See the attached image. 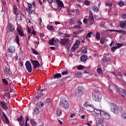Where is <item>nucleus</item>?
Returning a JSON list of instances; mask_svg holds the SVG:
<instances>
[{"label":"nucleus","mask_w":126,"mask_h":126,"mask_svg":"<svg viewBox=\"0 0 126 126\" xmlns=\"http://www.w3.org/2000/svg\"><path fill=\"white\" fill-rule=\"evenodd\" d=\"M54 78H60L62 77V74L61 73H57L54 75L53 76Z\"/></svg>","instance_id":"23"},{"label":"nucleus","mask_w":126,"mask_h":126,"mask_svg":"<svg viewBox=\"0 0 126 126\" xmlns=\"http://www.w3.org/2000/svg\"><path fill=\"white\" fill-rule=\"evenodd\" d=\"M2 115L6 121V124H7V125H8V124H9V120H8V118H7V116H6V115H5V113H4V112L2 113Z\"/></svg>","instance_id":"20"},{"label":"nucleus","mask_w":126,"mask_h":126,"mask_svg":"<svg viewBox=\"0 0 126 126\" xmlns=\"http://www.w3.org/2000/svg\"><path fill=\"white\" fill-rule=\"evenodd\" d=\"M93 98L96 102H100L102 99V96L100 94L96 93L94 94V93H93Z\"/></svg>","instance_id":"5"},{"label":"nucleus","mask_w":126,"mask_h":126,"mask_svg":"<svg viewBox=\"0 0 126 126\" xmlns=\"http://www.w3.org/2000/svg\"><path fill=\"white\" fill-rule=\"evenodd\" d=\"M61 102V105L64 108V109H68V108H69V103L65 98L62 99Z\"/></svg>","instance_id":"3"},{"label":"nucleus","mask_w":126,"mask_h":126,"mask_svg":"<svg viewBox=\"0 0 126 126\" xmlns=\"http://www.w3.org/2000/svg\"><path fill=\"white\" fill-rule=\"evenodd\" d=\"M117 49V46H113L112 47H111V52L112 53H115V52H116V50Z\"/></svg>","instance_id":"37"},{"label":"nucleus","mask_w":126,"mask_h":126,"mask_svg":"<svg viewBox=\"0 0 126 126\" xmlns=\"http://www.w3.org/2000/svg\"><path fill=\"white\" fill-rule=\"evenodd\" d=\"M3 70L6 75H8V74L9 75H10V69L8 68H3Z\"/></svg>","instance_id":"14"},{"label":"nucleus","mask_w":126,"mask_h":126,"mask_svg":"<svg viewBox=\"0 0 126 126\" xmlns=\"http://www.w3.org/2000/svg\"><path fill=\"white\" fill-rule=\"evenodd\" d=\"M117 74L119 76H123V74L120 72H118Z\"/></svg>","instance_id":"64"},{"label":"nucleus","mask_w":126,"mask_h":126,"mask_svg":"<svg viewBox=\"0 0 126 126\" xmlns=\"http://www.w3.org/2000/svg\"><path fill=\"white\" fill-rule=\"evenodd\" d=\"M74 23V19H70L69 20V24H70V25H73Z\"/></svg>","instance_id":"47"},{"label":"nucleus","mask_w":126,"mask_h":126,"mask_svg":"<svg viewBox=\"0 0 126 126\" xmlns=\"http://www.w3.org/2000/svg\"><path fill=\"white\" fill-rule=\"evenodd\" d=\"M89 20H90V24H93V23L94 22V17H89Z\"/></svg>","instance_id":"25"},{"label":"nucleus","mask_w":126,"mask_h":126,"mask_svg":"<svg viewBox=\"0 0 126 126\" xmlns=\"http://www.w3.org/2000/svg\"><path fill=\"white\" fill-rule=\"evenodd\" d=\"M17 12H18V8H17L16 5H14L13 6V13L15 15H17Z\"/></svg>","instance_id":"18"},{"label":"nucleus","mask_w":126,"mask_h":126,"mask_svg":"<svg viewBox=\"0 0 126 126\" xmlns=\"http://www.w3.org/2000/svg\"><path fill=\"white\" fill-rule=\"evenodd\" d=\"M103 123H104V120L102 119H99L98 120V123H96L97 126H103Z\"/></svg>","instance_id":"16"},{"label":"nucleus","mask_w":126,"mask_h":126,"mask_svg":"<svg viewBox=\"0 0 126 126\" xmlns=\"http://www.w3.org/2000/svg\"><path fill=\"white\" fill-rule=\"evenodd\" d=\"M114 45H115V41L112 40L111 43L110 44V47H113V46H114Z\"/></svg>","instance_id":"60"},{"label":"nucleus","mask_w":126,"mask_h":126,"mask_svg":"<svg viewBox=\"0 0 126 126\" xmlns=\"http://www.w3.org/2000/svg\"><path fill=\"white\" fill-rule=\"evenodd\" d=\"M64 37H65V38H66L67 37H70V34L68 33H65L64 34Z\"/></svg>","instance_id":"57"},{"label":"nucleus","mask_w":126,"mask_h":126,"mask_svg":"<svg viewBox=\"0 0 126 126\" xmlns=\"http://www.w3.org/2000/svg\"><path fill=\"white\" fill-rule=\"evenodd\" d=\"M111 111L114 113V114H117L119 113V110H118V107L116 104H112L111 106Z\"/></svg>","instance_id":"9"},{"label":"nucleus","mask_w":126,"mask_h":126,"mask_svg":"<svg viewBox=\"0 0 126 126\" xmlns=\"http://www.w3.org/2000/svg\"><path fill=\"white\" fill-rule=\"evenodd\" d=\"M95 39H97V40H100V39H101V36H100V33H99V32H96Z\"/></svg>","instance_id":"35"},{"label":"nucleus","mask_w":126,"mask_h":126,"mask_svg":"<svg viewBox=\"0 0 126 126\" xmlns=\"http://www.w3.org/2000/svg\"><path fill=\"white\" fill-rule=\"evenodd\" d=\"M31 51L32 52L33 54H34V55H39V53L36 50H35V49L32 48Z\"/></svg>","instance_id":"32"},{"label":"nucleus","mask_w":126,"mask_h":126,"mask_svg":"<svg viewBox=\"0 0 126 126\" xmlns=\"http://www.w3.org/2000/svg\"><path fill=\"white\" fill-rule=\"evenodd\" d=\"M15 41L17 43V44H19V36L17 35L15 38Z\"/></svg>","instance_id":"33"},{"label":"nucleus","mask_w":126,"mask_h":126,"mask_svg":"<svg viewBox=\"0 0 126 126\" xmlns=\"http://www.w3.org/2000/svg\"><path fill=\"white\" fill-rule=\"evenodd\" d=\"M45 103H46V104H50V103H51V99L50 98H47L45 100Z\"/></svg>","instance_id":"48"},{"label":"nucleus","mask_w":126,"mask_h":126,"mask_svg":"<svg viewBox=\"0 0 126 126\" xmlns=\"http://www.w3.org/2000/svg\"><path fill=\"white\" fill-rule=\"evenodd\" d=\"M27 31L28 32H32V29H30V28L27 27Z\"/></svg>","instance_id":"63"},{"label":"nucleus","mask_w":126,"mask_h":126,"mask_svg":"<svg viewBox=\"0 0 126 126\" xmlns=\"http://www.w3.org/2000/svg\"><path fill=\"white\" fill-rule=\"evenodd\" d=\"M97 71L99 74H102V73H103V71L102 70V69L100 68L97 69Z\"/></svg>","instance_id":"40"},{"label":"nucleus","mask_w":126,"mask_h":126,"mask_svg":"<svg viewBox=\"0 0 126 126\" xmlns=\"http://www.w3.org/2000/svg\"><path fill=\"white\" fill-rule=\"evenodd\" d=\"M25 66L27 70L29 72H32V65H31V63L29 61H26L25 63Z\"/></svg>","instance_id":"6"},{"label":"nucleus","mask_w":126,"mask_h":126,"mask_svg":"<svg viewBox=\"0 0 126 126\" xmlns=\"http://www.w3.org/2000/svg\"><path fill=\"white\" fill-rule=\"evenodd\" d=\"M31 124L33 126H37V123L34 121V120H31Z\"/></svg>","instance_id":"38"},{"label":"nucleus","mask_w":126,"mask_h":126,"mask_svg":"<svg viewBox=\"0 0 126 126\" xmlns=\"http://www.w3.org/2000/svg\"><path fill=\"white\" fill-rule=\"evenodd\" d=\"M104 40H105V37L104 36H101V39H100L101 44H104Z\"/></svg>","instance_id":"41"},{"label":"nucleus","mask_w":126,"mask_h":126,"mask_svg":"<svg viewBox=\"0 0 126 126\" xmlns=\"http://www.w3.org/2000/svg\"><path fill=\"white\" fill-rule=\"evenodd\" d=\"M106 6H109V7L112 6V5H113V3H112V2L106 3Z\"/></svg>","instance_id":"55"},{"label":"nucleus","mask_w":126,"mask_h":126,"mask_svg":"<svg viewBox=\"0 0 126 126\" xmlns=\"http://www.w3.org/2000/svg\"><path fill=\"white\" fill-rule=\"evenodd\" d=\"M122 119H124V120H126V113H123V114Z\"/></svg>","instance_id":"56"},{"label":"nucleus","mask_w":126,"mask_h":126,"mask_svg":"<svg viewBox=\"0 0 126 126\" xmlns=\"http://www.w3.org/2000/svg\"><path fill=\"white\" fill-rule=\"evenodd\" d=\"M56 113H57V116H61L62 113V110L60 108L57 109Z\"/></svg>","instance_id":"28"},{"label":"nucleus","mask_w":126,"mask_h":126,"mask_svg":"<svg viewBox=\"0 0 126 126\" xmlns=\"http://www.w3.org/2000/svg\"><path fill=\"white\" fill-rule=\"evenodd\" d=\"M0 105L4 110L5 111H7L8 110V107H7V105H6V103L3 101H0Z\"/></svg>","instance_id":"11"},{"label":"nucleus","mask_w":126,"mask_h":126,"mask_svg":"<svg viewBox=\"0 0 126 126\" xmlns=\"http://www.w3.org/2000/svg\"><path fill=\"white\" fill-rule=\"evenodd\" d=\"M82 24V23H81V21L80 20H78L77 22V25L76 26H74V28H75L76 29H79L80 28V26Z\"/></svg>","instance_id":"17"},{"label":"nucleus","mask_w":126,"mask_h":126,"mask_svg":"<svg viewBox=\"0 0 126 126\" xmlns=\"http://www.w3.org/2000/svg\"><path fill=\"white\" fill-rule=\"evenodd\" d=\"M124 90L122 88H118L117 89V91L119 93V94H120V95H121V94H123V92Z\"/></svg>","instance_id":"34"},{"label":"nucleus","mask_w":126,"mask_h":126,"mask_svg":"<svg viewBox=\"0 0 126 126\" xmlns=\"http://www.w3.org/2000/svg\"><path fill=\"white\" fill-rule=\"evenodd\" d=\"M122 19H126V14H123L122 15Z\"/></svg>","instance_id":"62"},{"label":"nucleus","mask_w":126,"mask_h":126,"mask_svg":"<svg viewBox=\"0 0 126 126\" xmlns=\"http://www.w3.org/2000/svg\"><path fill=\"white\" fill-rule=\"evenodd\" d=\"M94 112L95 114L100 115L101 119H103V120H110L111 118L110 114L103 110H101V109L94 108Z\"/></svg>","instance_id":"1"},{"label":"nucleus","mask_w":126,"mask_h":126,"mask_svg":"<svg viewBox=\"0 0 126 126\" xmlns=\"http://www.w3.org/2000/svg\"><path fill=\"white\" fill-rule=\"evenodd\" d=\"M43 95H44V94H40V95H38L36 97V99H40V98H41Z\"/></svg>","instance_id":"49"},{"label":"nucleus","mask_w":126,"mask_h":126,"mask_svg":"<svg viewBox=\"0 0 126 126\" xmlns=\"http://www.w3.org/2000/svg\"><path fill=\"white\" fill-rule=\"evenodd\" d=\"M116 45H117V46H116L117 49H120L123 46V44L122 43H117Z\"/></svg>","instance_id":"45"},{"label":"nucleus","mask_w":126,"mask_h":126,"mask_svg":"<svg viewBox=\"0 0 126 126\" xmlns=\"http://www.w3.org/2000/svg\"><path fill=\"white\" fill-rule=\"evenodd\" d=\"M108 31H110V32H113L115 31V32H124L123 31H117V30H109Z\"/></svg>","instance_id":"50"},{"label":"nucleus","mask_w":126,"mask_h":126,"mask_svg":"<svg viewBox=\"0 0 126 126\" xmlns=\"http://www.w3.org/2000/svg\"><path fill=\"white\" fill-rule=\"evenodd\" d=\"M92 10L94 11V12H99V9L97 6L94 5L92 6Z\"/></svg>","instance_id":"22"},{"label":"nucleus","mask_w":126,"mask_h":126,"mask_svg":"<svg viewBox=\"0 0 126 126\" xmlns=\"http://www.w3.org/2000/svg\"><path fill=\"white\" fill-rule=\"evenodd\" d=\"M47 29L48 30H50V31H55V27L52 26H48L47 27Z\"/></svg>","instance_id":"29"},{"label":"nucleus","mask_w":126,"mask_h":126,"mask_svg":"<svg viewBox=\"0 0 126 126\" xmlns=\"http://www.w3.org/2000/svg\"><path fill=\"white\" fill-rule=\"evenodd\" d=\"M17 121L18 122H19L20 126H25V121H24L23 116H22V115L20 117V118H17Z\"/></svg>","instance_id":"7"},{"label":"nucleus","mask_w":126,"mask_h":126,"mask_svg":"<svg viewBox=\"0 0 126 126\" xmlns=\"http://www.w3.org/2000/svg\"><path fill=\"white\" fill-rule=\"evenodd\" d=\"M91 34H92V32H89L87 34V35L86 36L87 39H88V38H91Z\"/></svg>","instance_id":"42"},{"label":"nucleus","mask_w":126,"mask_h":126,"mask_svg":"<svg viewBox=\"0 0 126 126\" xmlns=\"http://www.w3.org/2000/svg\"><path fill=\"white\" fill-rule=\"evenodd\" d=\"M2 82L5 85H8V82L5 79H2Z\"/></svg>","instance_id":"39"},{"label":"nucleus","mask_w":126,"mask_h":126,"mask_svg":"<svg viewBox=\"0 0 126 126\" xmlns=\"http://www.w3.org/2000/svg\"><path fill=\"white\" fill-rule=\"evenodd\" d=\"M121 95H122V96H123V97H126V91H125V90L122 92V94H121Z\"/></svg>","instance_id":"46"},{"label":"nucleus","mask_w":126,"mask_h":126,"mask_svg":"<svg viewBox=\"0 0 126 126\" xmlns=\"http://www.w3.org/2000/svg\"><path fill=\"white\" fill-rule=\"evenodd\" d=\"M68 38L60 39V43L61 45H65L66 44H68Z\"/></svg>","instance_id":"10"},{"label":"nucleus","mask_w":126,"mask_h":126,"mask_svg":"<svg viewBox=\"0 0 126 126\" xmlns=\"http://www.w3.org/2000/svg\"><path fill=\"white\" fill-rule=\"evenodd\" d=\"M87 60H88V58L86 55H83L80 57V61L83 63H85Z\"/></svg>","instance_id":"13"},{"label":"nucleus","mask_w":126,"mask_h":126,"mask_svg":"<svg viewBox=\"0 0 126 126\" xmlns=\"http://www.w3.org/2000/svg\"><path fill=\"white\" fill-rule=\"evenodd\" d=\"M28 121H29V116H28L27 115L26 117V126H27V122H28Z\"/></svg>","instance_id":"53"},{"label":"nucleus","mask_w":126,"mask_h":126,"mask_svg":"<svg viewBox=\"0 0 126 126\" xmlns=\"http://www.w3.org/2000/svg\"><path fill=\"white\" fill-rule=\"evenodd\" d=\"M19 35L21 37H24L25 35H24V33H23V32H19Z\"/></svg>","instance_id":"51"},{"label":"nucleus","mask_w":126,"mask_h":126,"mask_svg":"<svg viewBox=\"0 0 126 126\" xmlns=\"http://www.w3.org/2000/svg\"><path fill=\"white\" fill-rule=\"evenodd\" d=\"M67 73H68V72L67 71H65L62 73V75H66V74H67Z\"/></svg>","instance_id":"59"},{"label":"nucleus","mask_w":126,"mask_h":126,"mask_svg":"<svg viewBox=\"0 0 126 126\" xmlns=\"http://www.w3.org/2000/svg\"><path fill=\"white\" fill-rule=\"evenodd\" d=\"M92 104L88 102H86L84 104V107L85 108H88V107H91Z\"/></svg>","instance_id":"24"},{"label":"nucleus","mask_w":126,"mask_h":126,"mask_svg":"<svg viewBox=\"0 0 126 126\" xmlns=\"http://www.w3.org/2000/svg\"><path fill=\"white\" fill-rule=\"evenodd\" d=\"M124 5L125 3H124V2L120 1L119 3V5H120V6H124Z\"/></svg>","instance_id":"52"},{"label":"nucleus","mask_w":126,"mask_h":126,"mask_svg":"<svg viewBox=\"0 0 126 126\" xmlns=\"http://www.w3.org/2000/svg\"><path fill=\"white\" fill-rule=\"evenodd\" d=\"M17 32H22V29L20 27H18L17 28Z\"/></svg>","instance_id":"44"},{"label":"nucleus","mask_w":126,"mask_h":126,"mask_svg":"<svg viewBox=\"0 0 126 126\" xmlns=\"http://www.w3.org/2000/svg\"><path fill=\"white\" fill-rule=\"evenodd\" d=\"M75 93L76 96H81L83 94V87H78L75 90Z\"/></svg>","instance_id":"2"},{"label":"nucleus","mask_w":126,"mask_h":126,"mask_svg":"<svg viewBox=\"0 0 126 126\" xmlns=\"http://www.w3.org/2000/svg\"><path fill=\"white\" fill-rule=\"evenodd\" d=\"M8 52L9 54H14L15 52V47L10 46L8 48Z\"/></svg>","instance_id":"12"},{"label":"nucleus","mask_w":126,"mask_h":126,"mask_svg":"<svg viewBox=\"0 0 126 126\" xmlns=\"http://www.w3.org/2000/svg\"><path fill=\"white\" fill-rule=\"evenodd\" d=\"M56 3L58 4V6L59 7H63V3L61 0H56Z\"/></svg>","instance_id":"15"},{"label":"nucleus","mask_w":126,"mask_h":126,"mask_svg":"<svg viewBox=\"0 0 126 126\" xmlns=\"http://www.w3.org/2000/svg\"><path fill=\"white\" fill-rule=\"evenodd\" d=\"M6 30L7 32H14L15 30V27H14V25L11 24V23H9L8 24Z\"/></svg>","instance_id":"4"},{"label":"nucleus","mask_w":126,"mask_h":126,"mask_svg":"<svg viewBox=\"0 0 126 126\" xmlns=\"http://www.w3.org/2000/svg\"><path fill=\"white\" fill-rule=\"evenodd\" d=\"M89 17H93V13H92V11H89Z\"/></svg>","instance_id":"61"},{"label":"nucleus","mask_w":126,"mask_h":126,"mask_svg":"<svg viewBox=\"0 0 126 126\" xmlns=\"http://www.w3.org/2000/svg\"><path fill=\"white\" fill-rule=\"evenodd\" d=\"M34 113L35 114V115H38L39 113H40V110L38 108H35L34 109Z\"/></svg>","instance_id":"30"},{"label":"nucleus","mask_w":126,"mask_h":126,"mask_svg":"<svg viewBox=\"0 0 126 126\" xmlns=\"http://www.w3.org/2000/svg\"><path fill=\"white\" fill-rule=\"evenodd\" d=\"M37 107L39 106V108H42L43 107H44V103L42 102H39L37 103Z\"/></svg>","instance_id":"26"},{"label":"nucleus","mask_w":126,"mask_h":126,"mask_svg":"<svg viewBox=\"0 0 126 126\" xmlns=\"http://www.w3.org/2000/svg\"><path fill=\"white\" fill-rule=\"evenodd\" d=\"M17 16L18 17V20H22V17H21V15L17 14Z\"/></svg>","instance_id":"43"},{"label":"nucleus","mask_w":126,"mask_h":126,"mask_svg":"<svg viewBox=\"0 0 126 126\" xmlns=\"http://www.w3.org/2000/svg\"><path fill=\"white\" fill-rule=\"evenodd\" d=\"M83 54H86V53H87V48H85L83 49V51H82Z\"/></svg>","instance_id":"54"},{"label":"nucleus","mask_w":126,"mask_h":126,"mask_svg":"<svg viewBox=\"0 0 126 126\" xmlns=\"http://www.w3.org/2000/svg\"><path fill=\"white\" fill-rule=\"evenodd\" d=\"M77 69L78 70H81V69H84V66H82V65H78L77 67Z\"/></svg>","instance_id":"31"},{"label":"nucleus","mask_w":126,"mask_h":126,"mask_svg":"<svg viewBox=\"0 0 126 126\" xmlns=\"http://www.w3.org/2000/svg\"><path fill=\"white\" fill-rule=\"evenodd\" d=\"M84 4L86 5H89V4H90V3L88 1L86 0V1H84Z\"/></svg>","instance_id":"58"},{"label":"nucleus","mask_w":126,"mask_h":126,"mask_svg":"<svg viewBox=\"0 0 126 126\" xmlns=\"http://www.w3.org/2000/svg\"><path fill=\"white\" fill-rule=\"evenodd\" d=\"M2 115L6 121V124H7V125H8V124H9V120H8V118H7V116H6V115H5V113H4V112L2 113Z\"/></svg>","instance_id":"21"},{"label":"nucleus","mask_w":126,"mask_h":126,"mask_svg":"<svg viewBox=\"0 0 126 126\" xmlns=\"http://www.w3.org/2000/svg\"><path fill=\"white\" fill-rule=\"evenodd\" d=\"M49 44L50 45H55V38H52L49 40Z\"/></svg>","instance_id":"36"},{"label":"nucleus","mask_w":126,"mask_h":126,"mask_svg":"<svg viewBox=\"0 0 126 126\" xmlns=\"http://www.w3.org/2000/svg\"><path fill=\"white\" fill-rule=\"evenodd\" d=\"M31 62L32 63V64L33 65V68H37V67H39L40 66V63L37 60H31Z\"/></svg>","instance_id":"8"},{"label":"nucleus","mask_w":126,"mask_h":126,"mask_svg":"<svg viewBox=\"0 0 126 126\" xmlns=\"http://www.w3.org/2000/svg\"><path fill=\"white\" fill-rule=\"evenodd\" d=\"M109 60L110 59L109 58V57L107 56H104L102 59V61L104 63H106V62H109Z\"/></svg>","instance_id":"27"},{"label":"nucleus","mask_w":126,"mask_h":126,"mask_svg":"<svg viewBox=\"0 0 126 126\" xmlns=\"http://www.w3.org/2000/svg\"><path fill=\"white\" fill-rule=\"evenodd\" d=\"M120 27H121V28H126V21H123L120 23Z\"/></svg>","instance_id":"19"}]
</instances>
